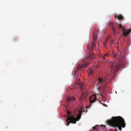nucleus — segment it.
Returning <instances> with one entry per match:
<instances>
[{
  "label": "nucleus",
  "mask_w": 131,
  "mask_h": 131,
  "mask_svg": "<svg viewBox=\"0 0 131 131\" xmlns=\"http://www.w3.org/2000/svg\"><path fill=\"white\" fill-rule=\"evenodd\" d=\"M107 123L111 126L118 127L120 131L122 130V127H125L126 125L124 119L119 116L113 117L111 120L107 121Z\"/></svg>",
  "instance_id": "f257e3e1"
},
{
  "label": "nucleus",
  "mask_w": 131,
  "mask_h": 131,
  "mask_svg": "<svg viewBox=\"0 0 131 131\" xmlns=\"http://www.w3.org/2000/svg\"><path fill=\"white\" fill-rule=\"evenodd\" d=\"M84 107L82 106L81 108V110L79 111V114L77 115V116L75 118L70 115V113L69 112H67V113L69 116L68 117L66 121V122L67 123V125H68L69 123H71L74 124L76 123V121H78L81 118V114L84 112Z\"/></svg>",
  "instance_id": "f03ea898"
},
{
  "label": "nucleus",
  "mask_w": 131,
  "mask_h": 131,
  "mask_svg": "<svg viewBox=\"0 0 131 131\" xmlns=\"http://www.w3.org/2000/svg\"><path fill=\"white\" fill-rule=\"evenodd\" d=\"M97 32L98 31H95L94 32L93 35V41L92 43L91 46L89 45V44L88 45V50L90 52L89 56L88 58L91 59H93L95 58L93 55V50L95 46V41L97 39Z\"/></svg>",
  "instance_id": "7ed1b4c3"
},
{
  "label": "nucleus",
  "mask_w": 131,
  "mask_h": 131,
  "mask_svg": "<svg viewBox=\"0 0 131 131\" xmlns=\"http://www.w3.org/2000/svg\"><path fill=\"white\" fill-rule=\"evenodd\" d=\"M106 79L99 77L98 79V82L97 83V85L99 87V89L101 88L103 93H104L107 90V88L106 84H105L103 86V83L104 82Z\"/></svg>",
  "instance_id": "20e7f679"
},
{
  "label": "nucleus",
  "mask_w": 131,
  "mask_h": 131,
  "mask_svg": "<svg viewBox=\"0 0 131 131\" xmlns=\"http://www.w3.org/2000/svg\"><path fill=\"white\" fill-rule=\"evenodd\" d=\"M112 57L113 58H117L118 60H120L122 62L124 61L125 58L124 56V54L123 52L121 51H118L116 52L115 54H112Z\"/></svg>",
  "instance_id": "39448f33"
},
{
  "label": "nucleus",
  "mask_w": 131,
  "mask_h": 131,
  "mask_svg": "<svg viewBox=\"0 0 131 131\" xmlns=\"http://www.w3.org/2000/svg\"><path fill=\"white\" fill-rule=\"evenodd\" d=\"M111 66V71L114 68L116 71H117L118 69L121 67V64H119L117 62H109Z\"/></svg>",
  "instance_id": "423d86ee"
},
{
  "label": "nucleus",
  "mask_w": 131,
  "mask_h": 131,
  "mask_svg": "<svg viewBox=\"0 0 131 131\" xmlns=\"http://www.w3.org/2000/svg\"><path fill=\"white\" fill-rule=\"evenodd\" d=\"M119 30H120L121 29H122V31H123V35L125 37L127 36L131 31L130 29L128 30L125 29L121 24H119Z\"/></svg>",
  "instance_id": "0eeeda50"
},
{
  "label": "nucleus",
  "mask_w": 131,
  "mask_h": 131,
  "mask_svg": "<svg viewBox=\"0 0 131 131\" xmlns=\"http://www.w3.org/2000/svg\"><path fill=\"white\" fill-rule=\"evenodd\" d=\"M90 64V62H88L87 60L84 61L82 65H79L78 66V70L81 69L83 67H86Z\"/></svg>",
  "instance_id": "6e6552de"
},
{
  "label": "nucleus",
  "mask_w": 131,
  "mask_h": 131,
  "mask_svg": "<svg viewBox=\"0 0 131 131\" xmlns=\"http://www.w3.org/2000/svg\"><path fill=\"white\" fill-rule=\"evenodd\" d=\"M96 95H94L90 97L89 99L90 103H92L95 102L97 100H98L96 97Z\"/></svg>",
  "instance_id": "1a4fd4ad"
},
{
  "label": "nucleus",
  "mask_w": 131,
  "mask_h": 131,
  "mask_svg": "<svg viewBox=\"0 0 131 131\" xmlns=\"http://www.w3.org/2000/svg\"><path fill=\"white\" fill-rule=\"evenodd\" d=\"M75 98L73 97H69L67 98V101L69 103H71L73 101L75 100Z\"/></svg>",
  "instance_id": "9d476101"
},
{
  "label": "nucleus",
  "mask_w": 131,
  "mask_h": 131,
  "mask_svg": "<svg viewBox=\"0 0 131 131\" xmlns=\"http://www.w3.org/2000/svg\"><path fill=\"white\" fill-rule=\"evenodd\" d=\"M115 19L116 18L119 20L123 19L124 17L121 15H116L115 16Z\"/></svg>",
  "instance_id": "9b49d317"
},
{
  "label": "nucleus",
  "mask_w": 131,
  "mask_h": 131,
  "mask_svg": "<svg viewBox=\"0 0 131 131\" xmlns=\"http://www.w3.org/2000/svg\"><path fill=\"white\" fill-rule=\"evenodd\" d=\"M93 66H91L88 72V74L90 75H92L94 73V72L93 70Z\"/></svg>",
  "instance_id": "f8f14e48"
},
{
  "label": "nucleus",
  "mask_w": 131,
  "mask_h": 131,
  "mask_svg": "<svg viewBox=\"0 0 131 131\" xmlns=\"http://www.w3.org/2000/svg\"><path fill=\"white\" fill-rule=\"evenodd\" d=\"M108 25L111 26L112 27V29L113 30V31L114 32H115V29H114V28L113 27V23L111 22V21H109L108 22Z\"/></svg>",
  "instance_id": "ddd939ff"
},
{
  "label": "nucleus",
  "mask_w": 131,
  "mask_h": 131,
  "mask_svg": "<svg viewBox=\"0 0 131 131\" xmlns=\"http://www.w3.org/2000/svg\"><path fill=\"white\" fill-rule=\"evenodd\" d=\"M109 54L108 53H106L105 54L104 56H103L102 58L104 59H105V57H108L109 56Z\"/></svg>",
  "instance_id": "4468645a"
},
{
  "label": "nucleus",
  "mask_w": 131,
  "mask_h": 131,
  "mask_svg": "<svg viewBox=\"0 0 131 131\" xmlns=\"http://www.w3.org/2000/svg\"><path fill=\"white\" fill-rule=\"evenodd\" d=\"M107 39L106 40L105 42V43H103L104 45L105 46L106 45V41H107Z\"/></svg>",
  "instance_id": "2eb2a0df"
},
{
  "label": "nucleus",
  "mask_w": 131,
  "mask_h": 131,
  "mask_svg": "<svg viewBox=\"0 0 131 131\" xmlns=\"http://www.w3.org/2000/svg\"><path fill=\"white\" fill-rule=\"evenodd\" d=\"M114 43L113 42V41H111V45H112V44Z\"/></svg>",
  "instance_id": "dca6fc26"
},
{
  "label": "nucleus",
  "mask_w": 131,
  "mask_h": 131,
  "mask_svg": "<svg viewBox=\"0 0 131 131\" xmlns=\"http://www.w3.org/2000/svg\"><path fill=\"white\" fill-rule=\"evenodd\" d=\"M80 87H81V89H83V86H82V85H81V86H80Z\"/></svg>",
  "instance_id": "f3484780"
},
{
  "label": "nucleus",
  "mask_w": 131,
  "mask_h": 131,
  "mask_svg": "<svg viewBox=\"0 0 131 131\" xmlns=\"http://www.w3.org/2000/svg\"><path fill=\"white\" fill-rule=\"evenodd\" d=\"M98 95H100V96H103V95L101 93H100V94H99Z\"/></svg>",
  "instance_id": "a211bd4d"
},
{
  "label": "nucleus",
  "mask_w": 131,
  "mask_h": 131,
  "mask_svg": "<svg viewBox=\"0 0 131 131\" xmlns=\"http://www.w3.org/2000/svg\"><path fill=\"white\" fill-rule=\"evenodd\" d=\"M93 129H96V128H95V127H93Z\"/></svg>",
  "instance_id": "6ab92c4d"
},
{
  "label": "nucleus",
  "mask_w": 131,
  "mask_h": 131,
  "mask_svg": "<svg viewBox=\"0 0 131 131\" xmlns=\"http://www.w3.org/2000/svg\"><path fill=\"white\" fill-rule=\"evenodd\" d=\"M117 131V129H115V131Z\"/></svg>",
  "instance_id": "aec40b11"
},
{
  "label": "nucleus",
  "mask_w": 131,
  "mask_h": 131,
  "mask_svg": "<svg viewBox=\"0 0 131 131\" xmlns=\"http://www.w3.org/2000/svg\"><path fill=\"white\" fill-rule=\"evenodd\" d=\"M81 100H82V101H83V99H82L81 98Z\"/></svg>",
  "instance_id": "412c9836"
},
{
  "label": "nucleus",
  "mask_w": 131,
  "mask_h": 131,
  "mask_svg": "<svg viewBox=\"0 0 131 131\" xmlns=\"http://www.w3.org/2000/svg\"><path fill=\"white\" fill-rule=\"evenodd\" d=\"M99 102H100V103H101V101H99Z\"/></svg>",
  "instance_id": "4be33fe9"
}]
</instances>
